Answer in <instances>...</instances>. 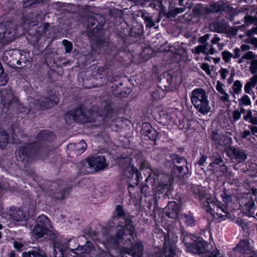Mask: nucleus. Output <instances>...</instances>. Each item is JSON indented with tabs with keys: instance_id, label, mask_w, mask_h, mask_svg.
Wrapping results in <instances>:
<instances>
[{
	"instance_id": "obj_1",
	"label": "nucleus",
	"mask_w": 257,
	"mask_h": 257,
	"mask_svg": "<svg viewBox=\"0 0 257 257\" xmlns=\"http://www.w3.org/2000/svg\"><path fill=\"white\" fill-rule=\"evenodd\" d=\"M132 217L128 212H125L123 207L117 205L111 221L109 222L110 227L115 224L119 228L113 237L107 238L104 243L107 246L115 247L121 244L124 247H126L133 243L135 238L137 237L135 228L132 221Z\"/></svg>"
},
{
	"instance_id": "obj_2",
	"label": "nucleus",
	"mask_w": 257,
	"mask_h": 257,
	"mask_svg": "<svg viewBox=\"0 0 257 257\" xmlns=\"http://www.w3.org/2000/svg\"><path fill=\"white\" fill-rule=\"evenodd\" d=\"M55 136L51 132L44 130L37 135L33 143L21 147L18 150L17 158L23 163L32 159H44L53 148L48 143L54 140Z\"/></svg>"
},
{
	"instance_id": "obj_3",
	"label": "nucleus",
	"mask_w": 257,
	"mask_h": 257,
	"mask_svg": "<svg viewBox=\"0 0 257 257\" xmlns=\"http://www.w3.org/2000/svg\"><path fill=\"white\" fill-rule=\"evenodd\" d=\"M101 100V105H99L97 111L93 109L88 110L85 105L82 103L67 112L65 114L66 122L68 124H71L73 122L84 123L94 122L98 117H111L112 109L111 101L108 97H103Z\"/></svg>"
},
{
	"instance_id": "obj_4",
	"label": "nucleus",
	"mask_w": 257,
	"mask_h": 257,
	"mask_svg": "<svg viewBox=\"0 0 257 257\" xmlns=\"http://www.w3.org/2000/svg\"><path fill=\"white\" fill-rule=\"evenodd\" d=\"M180 239L189 251L202 257H217L219 254V250L216 247L214 248L200 236L182 232Z\"/></svg>"
},
{
	"instance_id": "obj_5",
	"label": "nucleus",
	"mask_w": 257,
	"mask_h": 257,
	"mask_svg": "<svg viewBox=\"0 0 257 257\" xmlns=\"http://www.w3.org/2000/svg\"><path fill=\"white\" fill-rule=\"evenodd\" d=\"M29 106L27 107L22 103L18 104V111L19 113L28 114L30 111L33 112L40 109L49 108L58 101V96L52 90H49L44 93L39 99L36 100L33 98L28 99Z\"/></svg>"
},
{
	"instance_id": "obj_6",
	"label": "nucleus",
	"mask_w": 257,
	"mask_h": 257,
	"mask_svg": "<svg viewBox=\"0 0 257 257\" xmlns=\"http://www.w3.org/2000/svg\"><path fill=\"white\" fill-rule=\"evenodd\" d=\"M191 100L196 109L201 114H207L210 107L206 91L202 88H196L191 92Z\"/></svg>"
},
{
	"instance_id": "obj_7",
	"label": "nucleus",
	"mask_w": 257,
	"mask_h": 257,
	"mask_svg": "<svg viewBox=\"0 0 257 257\" xmlns=\"http://www.w3.org/2000/svg\"><path fill=\"white\" fill-rule=\"evenodd\" d=\"M76 239L72 238L68 241L67 248L73 252H74V250H81L82 253H90L96 257H112L107 252L102 250L99 246L98 245L94 246L90 241H87L84 246L79 245L76 248Z\"/></svg>"
},
{
	"instance_id": "obj_8",
	"label": "nucleus",
	"mask_w": 257,
	"mask_h": 257,
	"mask_svg": "<svg viewBox=\"0 0 257 257\" xmlns=\"http://www.w3.org/2000/svg\"><path fill=\"white\" fill-rule=\"evenodd\" d=\"M108 166L103 156L95 155L88 157L78 164V167L82 173L84 174L89 172L88 169H93L95 171L102 170Z\"/></svg>"
},
{
	"instance_id": "obj_9",
	"label": "nucleus",
	"mask_w": 257,
	"mask_h": 257,
	"mask_svg": "<svg viewBox=\"0 0 257 257\" xmlns=\"http://www.w3.org/2000/svg\"><path fill=\"white\" fill-rule=\"evenodd\" d=\"M17 37V27L12 22L0 23V41L8 43Z\"/></svg>"
},
{
	"instance_id": "obj_10",
	"label": "nucleus",
	"mask_w": 257,
	"mask_h": 257,
	"mask_svg": "<svg viewBox=\"0 0 257 257\" xmlns=\"http://www.w3.org/2000/svg\"><path fill=\"white\" fill-rule=\"evenodd\" d=\"M195 194V198L198 199L202 208L205 209L207 213L214 216V209L215 206L217 204L215 199L211 196L207 197L206 193L203 190L198 189Z\"/></svg>"
},
{
	"instance_id": "obj_11",
	"label": "nucleus",
	"mask_w": 257,
	"mask_h": 257,
	"mask_svg": "<svg viewBox=\"0 0 257 257\" xmlns=\"http://www.w3.org/2000/svg\"><path fill=\"white\" fill-rule=\"evenodd\" d=\"M86 235L91 238L93 241H97L98 244H95L94 246H96V245H98L100 246V248L104 250L102 248V247L100 246V245H102L103 247H104L106 249L108 250L109 248H119L120 247H123L124 245H122L121 244H119L117 246L115 247H111V246H107V245H105L104 243V242L105 241V240L107 239V238H108L109 237H113L115 236V235L113 236H108V235H106L105 234H104L103 233H102L101 234V237H100V234L98 233L97 232L93 230H89L87 231ZM92 244L94 245V244L92 243ZM107 252L111 255V254L108 252V251ZM111 256L113 257L112 255Z\"/></svg>"
},
{
	"instance_id": "obj_12",
	"label": "nucleus",
	"mask_w": 257,
	"mask_h": 257,
	"mask_svg": "<svg viewBox=\"0 0 257 257\" xmlns=\"http://www.w3.org/2000/svg\"><path fill=\"white\" fill-rule=\"evenodd\" d=\"M124 174L129 179L128 181L130 182L128 185L130 187L137 186L139 180L143 179L141 174L139 173L137 168L132 165L126 167Z\"/></svg>"
},
{
	"instance_id": "obj_13",
	"label": "nucleus",
	"mask_w": 257,
	"mask_h": 257,
	"mask_svg": "<svg viewBox=\"0 0 257 257\" xmlns=\"http://www.w3.org/2000/svg\"><path fill=\"white\" fill-rule=\"evenodd\" d=\"M182 205L181 197L179 196L178 198V221L180 223H184L185 225L188 226L193 227L196 224V220L191 212L188 213H180Z\"/></svg>"
},
{
	"instance_id": "obj_14",
	"label": "nucleus",
	"mask_w": 257,
	"mask_h": 257,
	"mask_svg": "<svg viewBox=\"0 0 257 257\" xmlns=\"http://www.w3.org/2000/svg\"><path fill=\"white\" fill-rule=\"evenodd\" d=\"M253 250V246L247 239L240 240L233 248L234 257H238Z\"/></svg>"
},
{
	"instance_id": "obj_15",
	"label": "nucleus",
	"mask_w": 257,
	"mask_h": 257,
	"mask_svg": "<svg viewBox=\"0 0 257 257\" xmlns=\"http://www.w3.org/2000/svg\"><path fill=\"white\" fill-rule=\"evenodd\" d=\"M178 164L180 165L178 166V184L179 181H181V178L183 180L188 178L190 176L189 168L187 165V160L184 157H179L178 156Z\"/></svg>"
},
{
	"instance_id": "obj_16",
	"label": "nucleus",
	"mask_w": 257,
	"mask_h": 257,
	"mask_svg": "<svg viewBox=\"0 0 257 257\" xmlns=\"http://www.w3.org/2000/svg\"><path fill=\"white\" fill-rule=\"evenodd\" d=\"M208 9L210 11V15L212 13H218L219 12L230 13L232 12L233 8L227 3L219 1L213 3L208 6Z\"/></svg>"
},
{
	"instance_id": "obj_17",
	"label": "nucleus",
	"mask_w": 257,
	"mask_h": 257,
	"mask_svg": "<svg viewBox=\"0 0 257 257\" xmlns=\"http://www.w3.org/2000/svg\"><path fill=\"white\" fill-rule=\"evenodd\" d=\"M227 153L229 157L235 159L238 163L244 162L247 158L246 154L239 148H230L228 150Z\"/></svg>"
},
{
	"instance_id": "obj_18",
	"label": "nucleus",
	"mask_w": 257,
	"mask_h": 257,
	"mask_svg": "<svg viewBox=\"0 0 257 257\" xmlns=\"http://www.w3.org/2000/svg\"><path fill=\"white\" fill-rule=\"evenodd\" d=\"M189 113L188 110H185L180 112L182 115V117L180 118L179 119L178 128L179 130H183L185 132L191 128L192 123L193 121V120L188 117V115Z\"/></svg>"
},
{
	"instance_id": "obj_19",
	"label": "nucleus",
	"mask_w": 257,
	"mask_h": 257,
	"mask_svg": "<svg viewBox=\"0 0 257 257\" xmlns=\"http://www.w3.org/2000/svg\"><path fill=\"white\" fill-rule=\"evenodd\" d=\"M8 214L10 218L15 221H23L27 219L26 213L19 208L11 207Z\"/></svg>"
},
{
	"instance_id": "obj_20",
	"label": "nucleus",
	"mask_w": 257,
	"mask_h": 257,
	"mask_svg": "<svg viewBox=\"0 0 257 257\" xmlns=\"http://www.w3.org/2000/svg\"><path fill=\"white\" fill-rule=\"evenodd\" d=\"M143 245L139 240L134 244L131 248H126V253L132 257H143Z\"/></svg>"
},
{
	"instance_id": "obj_21",
	"label": "nucleus",
	"mask_w": 257,
	"mask_h": 257,
	"mask_svg": "<svg viewBox=\"0 0 257 257\" xmlns=\"http://www.w3.org/2000/svg\"><path fill=\"white\" fill-rule=\"evenodd\" d=\"M227 23L224 19L216 20L209 25L211 30L219 33H223L227 28Z\"/></svg>"
},
{
	"instance_id": "obj_22",
	"label": "nucleus",
	"mask_w": 257,
	"mask_h": 257,
	"mask_svg": "<svg viewBox=\"0 0 257 257\" xmlns=\"http://www.w3.org/2000/svg\"><path fill=\"white\" fill-rule=\"evenodd\" d=\"M210 10L208 9V6H200L195 8L193 9L194 14L197 17L201 19H206L210 15Z\"/></svg>"
},
{
	"instance_id": "obj_23",
	"label": "nucleus",
	"mask_w": 257,
	"mask_h": 257,
	"mask_svg": "<svg viewBox=\"0 0 257 257\" xmlns=\"http://www.w3.org/2000/svg\"><path fill=\"white\" fill-rule=\"evenodd\" d=\"M72 187V186L64 187L63 184H58V189L60 192L59 193H56V194L54 195V196L57 199H64L68 195L71 191Z\"/></svg>"
},
{
	"instance_id": "obj_24",
	"label": "nucleus",
	"mask_w": 257,
	"mask_h": 257,
	"mask_svg": "<svg viewBox=\"0 0 257 257\" xmlns=\"http://www.w3.org/2000/svg\"><path fill=\"white\" fill-rule=\"evenodd\" d=\"M10 135L4 128H0V150L5 149L9 143Z\"/></svg>"
},
{
	"instance_id": "obj_25",
	"label": "nucleus",
	"mask_w": 257,
	"mask_h": 257,
	"mask_svg": "<svg viewBox=\"0 0 257 257\" xmlns=\"http://www.w3.org/2000/svg\"><path fill=\"white\" fill-rule=\"evenodd\" d=\"M178 14L182 13L186 10V13L185 14L184 16L187 15L189 11H190V8L192 4V2L190 0H178Z\"/></svg>"
},
{
	"instance_id": "obj_26",
	"label": "nucleus",
	"mask_w": 257,
	"mask_h": 257,
	"mask_svg": "<svg viewBox=\"0 0 257 257\" xmlns=\"http://www.w3.org/2000/svg\"><path fill=\"white\" fill-rule=\"evenodd\" d=\"M69 146L77 155H80L85 151L87 145L84 141L81 140L78 143L70 144Z\"/></svg>"
},
{
	"instance_id": "obj_27",
	"label": "nucleus",
	"mask_w": 257,
	"mask_h": 257,
	"mask_svg": "<svg viewBox=\"0 0 257 257\" xmlns=\"http://www.w3.org/2000/svg\"><path fill=\"white\" fill-rule=\"evenodd\" d=\"M209 158L212 161L208 166L210 170L213 169V167L220 165L224 162L222 156L217 152H213Z\"/></svg>"
},
{
	"instance_id": "obj_28",
	"label": "nucleus",
	"mask_w": 257,
	"mask_h": 257,
	"mask_svg": "<svg viewBox=\"0 0 257 257\" xmlns=\"http://www.w3.org/2000/svg\"><path fill=\"white\" fill-rule=\"evenodd\" d=\"M257 83V75H254L244 85V90L246 93L254 94L252 89L253 88Z\"/></svg>"
},
{
	"instance_id": "obj_29",
	"label": "nucleus",
	"mask_w": 257,
	"mask_h": 257,
	"mask_svg": "<svg viewBox=\"0 0 257 257\" xmlns=\"http://www.w3.org/2000/svg\"><path fill=\"white\" fill-rule=\"evenodd\" d=\"M49 230V228L36 225L33 230V234L36 239L42 238L45 234H47Z\"/></svg>"
},
{
	"instance_id": "obj_30",
	"label": "nucleus",
	"mask_w": 257,
	"mask_h": 257,
	"mask_svg": "<svg viewBox=\"0 0 257 257\" xmlns=\"http://www.w3.org/2000/svg\"><path fill=\"white\" fill-rule=\"evenodd\" d=\"M144 125V127L148 128L146 131L144 130L143 134L148 136L150 140L155 141L158 136L157 131L151 127L150 123H146Z\"/></svg>"
},
{
	"instance_id": "obj_31",
	"label": "nucleus",
	"mask_w": 257,
	"mask_h": 257,
	"mask_svg": "<svg viewBox=\"0 0 257 257\" xmlns=\"http://www.w3.org/2000/svg\"><path fill=\"white\" fill-rule=\"evenodd\" d=\"M211 139L216 145L220 146H223L225 145L224 141L226 140V138L225 136L212 132Z\"/></svg>"
},
{
	"instance_id": "obj_32",
	"label": "nucleus",
	"mask_w": 257,
	"mask_h": 257,
	"mask_svg": "<svg viewBox=\"0 0 257 257\" xmlns=\"http://www.w3.org/2000/svg\"><path fill=\"white\" fill-rule=\"evenodd\" d=\"M37 225L45 228H50L52 227L50 219L46 215L41 214L37 219Z\"/></svg>"
},
{
	"instance_id": "obj_33",
	"label": "nucleus",
	"mask_w": 257,
	"mask_h": 257,
	"mask_svg": "<svg viewBox=\"0 0 257 257\" xmlns=\"http://www.w3.org/2000/svg\"><path fill=\"white\" fill-rule=\"evenodd\" d=\"M176 205L177 203L175 201L170 202L168 204V210L167 212V215L168 217L175 219L177 218Z\"/></svg>"
},
{
	"instance_id": "obj_34",
	"label": "nucleus",
	"mask_w": 257,
	"mask_h": 257,
	"mask_svg": "<svg viewBox=\"0 0 257 257\" xmlns=\"http://www.w3.org/2000/svg\"><path fill=\"white\" fill-rule=\"evenodd\" d=\"M65 252L64 248L60 246L58 242H54V254L55 257H67L65 256Z\"/></svg>"
},
{
	"instance_id": "obj_35",
	"label": "nucleus",
	"mask_w": 257,
	"mask_h": 257,
	"mask_svg": "<svg viewBox=\"0 0 257 257\" xmlns=\"http://www.w3.org/2000/svg\"><path fill=\"white\" fill-rule=\"evenodd\" d=\"M16 100L14 94L11 91L8 92L6 93V96H4L2 99V102L4 104L11 105L13 101Z\"/></svg>"
},
{
	"instance_id": "obj_36",
	"label": "nucleus",
	"mask_w": 257,
	"mask_h": 257,
	"mask_svg": "<svg viewBox=\"0 0 257 257\" xmlns=\"http://www.w3.org/2000/svg\"><path fill=\"white\" fill-rule=\"evenodd\" d=\"M211 170L214 173L220 172L223 174H225L227 172V167L225 165L224 162H223L220 165L213 167Z\"/></svg>"
},
{
	"instance_id": "obj_37",
	"label": "nucleus",
	"mask_w": 257,
	"mask_h": 257,
	"mask_svg": "<svg viewBox=\"0 0 257 257\" xmlns=\"http://www.w3.org/2000/svg\"><path fill=\"white\" fill-rule=\"evenodd\" d=\"M239 106H248L251 105V100L247 95L244 94L238 99Z\"/></svg>"
},
{
	"instance_id": "obj_38",
	"label": "nucleus",
	"mask_w": 257,
	"mask_h": 257,
	"mask_svg": "<svg viewBox=\"0 0 257 257\" xmlns=\"http://www.w3.org/2000/svg\"><path fill=\"white\" fill-rule=\"evenodd\" d=\"M232 87L235 94H238L241 93L242 91V85L240 81L238 80L235 81Z\"/></svg>"
},
{
	"instance_id": "obj_39",
	"label": "nucleus",
	"mask_w": 257,
	"mask_h": 257,
	"mask_svg": "<svg viewBox=\"0 0 257 257\" xmlns=\"http://www.w3.org/2000/svg\"><path fill=\"white\" fill-rule=\"evenodd\" d=\"M165 95V92L163 89L156 90L152 92V97L154 100L163 98Z\"/></svg>"
},
{
	"instance_id": "obj_40",
	"label": "nucleus",
	"mask_w": 257,
	"mask_h": 257,
	"mask_svg": "<svg viewBox=\"0 0 257 257\" xmlns=\"http://www.w3.org/2000/svg\"><path fill=\"white\" fill-rule=\"evenodd\" d=\"M175 253L173 249L171 246H165L163 249V253L160 257H173Z\"/></svg>"
},
{
	"instance_id": "obj_41",
	"label": "nucleus",
	"mask_w": 257,
	"mask_h": 257,
	"mask_svg": "<svg viewBox=\"0 0 257 257\" xmlns=\"http://www.w3.org/2000/svg\"><path fill=\"white\" fill-rule=\"evenodd\" d=\"M236 223L242 228L244 231L248 232L249 229V224L242 219L236 220Z\"/></svg>"
},
{
	"instance_id": "obj_42",
	"label": "nucleus",
	"mask_w": 257,
	"mask_h": 257,
	"mask_svg": "<svg viewBox=\"0 0 257 257\" xmlns=\"http://www.w3.org/2000/svg\"><path fill=\"white\" fill-rule=\"evenodd\" d=\"M108 73V69L106 67H99L97 69V73L99 75L100 79L106 78V76Z\"/></svg>"
},
{
	"instance_id": "obj_43",
	"label": "nucleus",
	"mask_w": 257,
	"mask_h": 257,
	"mask_svg": "<svg viewBox=\"0 0 257 257\" xmlns=\"http://www.w3.org/2000/svg\"><path fill=\"white\" fill-rule=\"evenodd\" d=\"M221 54L222 59L225 63H229L231 58L233 57V54L227 50L223 51Z\"/></svg>"
},
{
	"instance_id": "obj_44",
	"label": "nucleus",
	"mask_w": 257,
	"mask_h": 257,
	"mask_svg": "<svg viewBox=\"0 0 257 257\" xmlns=\"http://www.w3.org/2000/svg\"><path fill=\"white\" fill-rule=\"evenodd\" d=\"M221 197L223 201L227 205L229 202H230L231 200L232 197L229 194H228L226 192V190L225 189L223 191L222 193L221 194Z\"/></svg>"
},
{
	"instance_id": "obj_45",
	"label": "nucleus",
	"mask_w": 257,
	"mask_h": 257,
	"mask_svg": "<svg viewBox=\"0 0 257 257\" xmlns=\"http://www.w3.org/2000/svg\"><path fill=\"white\" fill-rule=\"evenodd\" d=\"M62 44L64 45L66 53H70L72 50V43L67 40H63Z\"/></svg>"
},
{
	"instance_id": "obj_46",
	"label": "nucleus",
	"mask_w": 257,
	"mask_h": 257,
	"mask_svg": "<svg viewBox=\"0 0 257 257\" xmlns=\"http://www.w3.org/2000/svg\"><path fill=\"white\" fill-rule=\"evenodd\" d=\"M20 54L21 55V60H22L25 63H26L27 62H29V53L27 50L25 51H22L20 52Z\"/></svg>"
},
{
	"instance_id": "obj_47",
	"label": "nucleus",
	"mask_w": 257,
	"mask_h": 257,
	"mask_svg": "<svg viewBox=\"0 0 257 257\" xmlns=\"http://www.w3.org/2000/svg\"><path fill=\"white\" fill-rule=\"evenodd\" d=\"M33 253V257H48L45 252L39 248H34Z\"/></svg>"
},
{
	"instance_id": "obj_48",
	"label": "nucleus",
	"mask_w": 257,
	"mask_h": 257,
	"mask_svg": "<svg viewBox=\"0 0 257 257\" xmlns=\"http://www.w3.org/2000/svg\"><path fill=\"white\" fill-rule=\"evenodd\" d=\"M177 16V8L169 9V11L166 14V17L167 18H175Z\"/></svg>"
},
{
	"instance_id": "obj_49",
	"label": "nucleus",
	"mask_w": 257,
	"mask_h": 257,
	"mask_svg": "<svg viewBox=\"0 0 257 257\" xmlns=\"http://www.w3.org/2000/svg\"><path fill=\"white\" fill-rule=\"evenodd\" d=\"M243 118L245 121H247L248 119H249V122L252 123V120L254 118L252 117V110L250 109L247 110L246 114L243 115Z\"/></svg>"
},
{
	"instance_id": "obj_50",
	"label": "nucleus",
	"mask_w": 257,
	"mask_h": 257,
	"mask_svg": "<svg viewBox=\"0 0 257 257\" xmlns=\"http://www.w3.org/2000/svg\"><path fill=\"white\" fill-rule=\"evenodd\" d=\"M210 35L206 34L204 36L200 37L198 39V42L202 45L207 43L206 41L209 40Z\"/></svg>"
},
{
	"instance_id": "obj_51",
	"label": "nucleus",
	"mask_w": 257,
	"mask_h": 257,
	"mask_svg": "<svg viewBox=\"0 0 257 257\" xmlns=\"http://www.w3.org/2000/svg\"><path fill=\"white\" fill-rule=\"evenodd\" d=\"M219 72L220 74L221 79L223 80L225 79L227 75L229 74V71L227 69L223 68H221L219 71Z\"/></svg>"
},
{
	"instance_id": "obj_52",
	"label": "nucleus",
	"mask_w": 257,
	"mask_h": 257,
	"mask_svg": "<svg viewBox=\"0 0 257 257\" xmlns=\"http://www.w3.org/2000/svg\"><path fill=\"white\" fill-rule=\"evenodd\" d=\"M241 112L238 110H234L232 112V118L234 122H236L240 118Z\"/></svg>"
},
{
	"instance_id": "obj_53",
	"label": "nucleus",
	"mask_w": 257,
	"mask_h": 257,
	"mask_svg": "<svg viewBox=\"0 0 257 257\" xmlns=\"http://www.w3.org/2000/svg\"><path fill=\"white\" fill-rule=\"evenodd\" d=\"M146 27L147 28H152L155 26V23L151 17H149L147 20L144 22Z\"/></svg>"
},
{
	"instance_id": "obj_54",
	"label": "nucleus",
	"mask_w": 257,
	"mask_h": 257,
	"mask_svg": "<svg viewBox=\"0 0 257 257\" xmlns=\"http://www.w3.org/2000/svg\"><path fill=\"white\" fill-rule=\"evenodd\" d=\"M38 3V0H26L24 2L23 7L26 8Z\"/></svg>"
},
{
	"instance_id": "obj_55",
	"label": "nucleus",
	"mask_w": 257,
	"mask_h": 257,
	"mask_svg": "<svg viewBox=\"0 0 257 257\" xmlns=\"http://www.w3.org/2000/svg\"><path fill=\"white\" fill-rule=\"evenodd\" d=\"M250 71L251 74L255 75V74L257 72V63L255 61H252L251 63L250 66Z\"/></svg>"
},
{
	"instance_id": "obj_56",
	"label": "nucleus",
	"mask_w": 257,
	"mask_h": 257,
	"mask_svg": "<svg viewBox=\"0 0 257 257\" xmlns=\"http://www.w3.org/2000/svg\"><path fill=\"white\" fill-rule=\"evenodd\" d=\"M238 257H257V250H253Z\"/></svg>"
},
{
	"instance_id": "obj_57",
	"label": "nucleus",
	"mask_w": 257,
	"mask_h": 257,
	"mask_svg": "<svg viewBox=\"0 0 257 257\" xmlns=\"http://www.w3.org/2000/svg\"><path fill=\"white\" fill-rule=\"evenodd\" d=\"M254 57V54L252 51H248L246 52L243 56L242 57V59H253Z\"/></svg>"
},
{
	"instance_id": "obj_58",
	"label": "nucleus",
	"mask_w": 257,
	"mask_h": 257,
	"mask_svg": "<svg viewBox=\"0 0 257 257\" xmlns=\"http://www.w3.org/2000/svg\"><path fill=\"white\" fill-rule=\"evenodd\" d=\"M223 84L219 81L217 82L216 89L220 93L223 94L225 93V90L223 89Z\"/></svg>"
},
{
	"instance_id": "obj_59",
	"label": "nucleus",
	"mask_w": 257,
	"mask_h": 257,
	"mask_svg": "<svg viewBox=\"0 0 257 257\" xmlns=\"http://www.w3.org/2000/svg\"><path fill=\"white\" fill-rule=\"evenodd\" d=\"M166 79L168 81V82L169 83V84H171V83L173 81V75L172 74V71H168L167 73H166Z\"/></svg>"
},
{
	"instance_id": "obj_60",
	"label": "nucleus",
	"mask_w": 257,
	"mask_h": 257,
	"mask_svg": "<svg viewBox=\"0 0 257 257\" xmlns=\"http://www.w3.org/2000/svg\"><path fill=\"white\" fill-rule=\"evenodd\" d=\"M216 203H217V204L215 206V207H216L217 211H218V209H219L223 212H224L225 213H227V211L226 210L227 208L226 207H222L221 205V203L220 202H218L217 201H216Z\"/></svg>"
},
{
	"instance_id": "obj_61",
	"label": "nucleus",
	"mask_w": 257,
	"mask_h": 257,
	"mask_svg": "<svg viewBox=\"0 0 257 257\" xmlns=\"http://www.w3.org/2000/svg\"><path fill=\"white\" fill-rule=\"evenodd\" d=\"M201 68L205 71L207 74L210 72L209 66L207 63H202L201 65Z\"/></svg>"
},
{
	"instance_id": "obj_62",
	"label": "nucleus",
	"mask_w": 257,
	"mask_h": 257,
	"mask_svg": "<svg viewBox=\"0 0 257 257\" xmlns=\"http://www.w3.org/2000/svg\"><path fill=\"white\" fill-rule=\"evenodd\" d=\"M33 252H34V248L28 252H24L22 253V257H33Z\"/></svg>"
},
{
	"instance_id": "obj_63",
	"label": "nucleus",
	"mask_w": 257,
	"mask_h": 257,
	"mask_svg": "<svg viewBox=\"0 0 257 257\" xmlns=\"http://www.w3.org/2000/svg\"><path fill=\"white\" fill-rule=\"evenodd\" d=\"M140 14L141 18L144 20V22L150 17L149 16V14L145 10L141 11Z\"/></svg>"
},
{
	"instance_id": "obj_64",
	"label": "nucleus",
	"mask_w": 257,
	"mask_h": 257,
	"mask_svg": "<svg viewBox=\"0 0 257 257\" xmlns=\"http://www.w3.org/2000/svg\"><path fill=\"white\" fill-rule=\"evenodd\" d=\"M207 159V157L205 155H202L198 160L197 163L200 166H203L205 162Z\"/></svg>"
}]
</instances>
